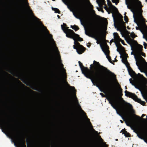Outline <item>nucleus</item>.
Instances as JSON below:
<instances>
[{
    "label": "nucleus",
    "mask_w": 147,
    "mask_h": 147,
    "mask_svg": "<svg viewBox=\"0 0 147 147\" xmlns=\"http://www.w3.org/2000/svg\"><path fill=\"white\" fill-rule=\"evenodd\" d=\"M85 33L87 35L93 38L96 40L98 41L99 37L101 33V29L99 27L96 26L93 30V33L94 35H90L86 30H85Z\"/></svg>",
    "instance_id": "1a4fd4ad"
},
{
    "label": "nucleus",
    "mask_w": 147,
    "mask_h": 147,
    "mask_svg": "<svg viewBox=\"0 0 147 147\" xmlns=\"http://www.w3.org/2000/svg\"><path fill=\"white\" fill-rule=\"evenodd\" d=\"M125 96L131 98L135 101L140 103L141 105L144 106L146 104L145 102L141 100L140 99L138 98L137 96L135 94L125 90Z\"/></svg>",
    "instance_id": "9d476101"
},
{
    "label": "nucleus",
    "mask_w": 147,
    "mask_h": 147,
    "mask_svg": "<svg viewBox=\"0 0 147 147\" xmlns=\"http://www.w3.org/2000/svg\"><path fill=\"white\" fill-rule=\"evenodd\" d=\"M107 99L108 100L109 103L111 105L112 107L115 110H117L118 108L114 101L113 99H111L109 97H107Z\"/></svg>",
    "instance_id": "dca6fc26"
},
{
    "label": "nucleus",
    "mask_w": 147,
    "mask_h": 147,
    "mask_svg": "<svg viewBox=\"0 0 147 147\" xmlns=\"http://www.w3.org/2000/svg\"><path fill=\"white\" fill-rule=\"evenodd\" d=\"M7 1H8V2H10V1H11V0H7Z\"/></svg>",
    "instance_id": "338daca9"
},
{
    "label": "nucleus",
    "mask_w": 147,
    "mask_h": 147,
    "mask_svg": "<svg viewBox=\"0 0 147 147\" xmlns=\"http://www.w3.org/2000/svg\"><path fill=\"white\" fill-rule=\"evenodd\" d=\"M107 4L110 8L111 13H112L114 23H116L117 24L123 26H125V23L123 20V16L119 12L117 8L112 5L109 0H107Z\"/></svg>",
    "instance_id": "20e7f679"
},
{
    "label": "nucleus",
    "mask_w": 147,
    "mask_h": 147,
    "mask_svg": "<svg viewBox=\"0 0 147 147\" xmlns=\"http://www.w3.org/2000/svg\"><path fill=\"white\" fill-rule=\"evenodd\" d=\"M21 80L25 84H26L27 86H30L28 83L27 82L26 80L24 78H22L21 79Z\"/></svg>",
    "instance_id": "cd10ccee"
},
{
    "label": "nucleus",
    "mask_w": 147,
    "mask_h": 147,
    "mask_svg": "<svg viewBox=\"0 0 147 147\" xmlns=\"http://www.w3.org/2000/svg\"><path fill=\"white\" fill-rule=\"evenodd\" d=\"M52 9L53 10L55 11V13H58L59 14L60 13V12L59 9L58 8H54L52 7Z\"/></svg>",
    "instance_id": "bb28decb"
},
{
    "label": "nucleus",
    "mask_w": 147,
    "mask_h": 147,
    "mask_svg": "<svg viewBox=\"0 0 147 147\" xmlns=\"http://www.w3.org/2000/svg\"><path fill=\"white\" fill-rule=\"evenodd\" d=\"M100 45L102 50L106 56V57L108 59L109 61L111 63H112L111 58L109 55L110 52L109 50V47L107 44L106 43H105L104 45V48L101 44H100Z\"/></svg>",
    "instance_id": "9b49d317"
},
{
    "label": "nucleus",
    "mask_w": 147,
    "mask_h": 147,
    "mask_svg": "<svg viewBox=\"0 0 147 147\" xmlns=\"http://www.w3.org/2000/svg\"><path fill=\"white\" fill-rule=\"evenodd\" d=\"M64 32L66 34V37L72 39L74 40V44L73 47L77 51V49L79 46L80 43L78 41L81 42L83 41V39L80 37V36L75 33L72 30H68L67 31H64Z\"/></svg>",
    "instance_id": "423d86ee"
},
{
    "label": "nucleus",
    "mask_w": 147,
    "mask_h": 147,
    "mask_svg": "<svg viewBox=\"0 0 147 147\" xmlns=\"http://www.w3.org/2000/svg\"><path fill=\"white\" fill-rule=\"evenodd\" d=\"M77 49V52L79 54H81L86 50V48L80 44Z\"/></svg>",
    "instance_id": "f3484780"
},
{
    "label": "nucleus",
    "mask_w": 147,
    "mask_h": 147,
    "mask_svg": "<svg viewBox=\"0 0 147 147\" xmlns=\"http://www.w3.org/2000/svg\"><path fill=\"white\" fill-rule=\"evenodd\" d=\"M98 137L99 138H100V139L102 140V139L101 138V136H98Z\"/></svg>",
    "instance_id": "4d7b16f0"
},
{
    "label": "nucleus",
    "mask_w": 147,
    "mask_h": 147,
    "mask_svg": "<svg viewBox=\"0 0 147 147\" xmlns=\"http://www.w3.org/2000/svg\"><path fill=\"white\" fill-rule=\"evenodd\" d=\"M93 131H94V132H95V133H96V134H98V132H97V131H96L95 130H94V129H93Z\"/></svg>",
    "instance_id": "de8ad7c7"
},
{
    "label": "nucleus",
    "mask_w": 147,
    "mask_h": 147,
    "mask_svg": "<svg viewBox=\"0 0 147 147\" xmlns=\"http://www.w3.org/2000/svg\"><path fill=\"white\" fill-rule=\"evenodd\" d=\"M9 72H10L12 74V72L11 71H8Z\"/></svg>",
    "instance_id": "774afa93"
},
{
    "label": "nucleus",
    "mask_w": 147,
    "mask_h": 147,
    "mask_svg": "<svg viewBox=\"0 0 147 147\" xmlns=\"http://www.w3.org/2000/svg\"><path fill=\"white\" fill-rule=\"evenodd\" d=\"M121 42L122 44H123V45H125L124 43V40H122L121 38L119 40V42Z\"/></svg>",
    "instance_id": "58836bf2"
},
{
    "label": "nucleus",
    "mask_w": 147,
    "mask_h": 147,
    "mask_svg": "<svg viewBox=\"0 0 147 147\" xmlns=\"http://www.w3.org/2000/svg\"><path fill=\"white\" fill-rule=\"evenodd\" d=\"M3 37L1 32L0 33V72L1 73H5L7 74L10 75L4 71L3 69L2 66H1L3 64V57H4L5 53L3 52V48L5 46L3 43Z\"/></svg>",
    "instance_id": "6e6552de"
},
{
    "label": "nucleus",
    "mask_w": 147,
    "mask_h": 147,
    "mask_svg": "<svg viewBox=\"0 0 147 147\" xmlns=\"http://www.w3.org/2000/svg\"><path fill=\"white\" fill-rule=\"evenodd\" d=\"M97 3L99 4V3L101 4L102 5H105L104 7V8L106 10L108 13L109 14L111 13L110 11L109 7H108L105 4V0H98V1L97 0Z\"/></svg>",
    "instance_id": "4468645a"
},
{
    "label": "nucleus",
    "mask_w": 147,
    "mask_h": 147,
    "mask_svg": "<svg viewBox=\"0 0 147 147\" xmlns=\"http://www.w3.org/2000/svg\"><path fill=\"white\" fill-rule=\"evenodd\" d=\"M123 134H124L125 136L126 137H130V134L126 131L125 129H124L123 132Z\"/></svg>",
    "instance_id": "393cba45"
},
{
    "label": "nucleus",
    "mask_w": 147,
    "mask_h": 147,
    "mask_svg": "<svg viewBox=\"0 0 147 147\" xmlns=\"http://www.w3.org/2000/svg\"><path fill=\"white\" fill-rule=\"evenodd\" d=\"M119 92H120V96L121 97L123 95V94L122 93V89L121 88V86H119Z\"/></svg>",
    "instance_id": "473e14b6"
},
{
    "label": "nucleus",
    "mask_w": 147,
    "mask_h": 147,
    "mask_svg": "<svg viewBox=\"0 0 147 147\" xmlns=\"http://www.w3.org/2000/svg\"><path fill=\"white\" fill-rule=\"evenodd\" d=\"M135 116H136V117H138L139 118H140V117L139 116H137V115H135Z\"/></svg>",
    "instance_id": "680f3d73"
},
{
    "label": "nucleus",
    "mask_w": 147,
    "mask_h": 147,
    "mask_svg": "<svg viewBox=\"0 0 147 147\" xmlns=\"http://www.w3.org/2000/svg\"><path fill=\"white\" fill-rule=\"evenodd\" d=\"M66 83L67 84V85L70 88H71L75 92H76V90L75 87L74 86H70L68 84V82H66Z\"/></svg>",
    "instance_id": "7c9ffc66"
},
{
    "label": "nucleus",
    "mask_w": 147,
    "mask_h": 147,
    "mask_svg": "<svg viewBox=\"0 0 147 147\" xmlns=\"http://www.w3.org/2000/svg\"><path fill=\"white\" fill-rule=\"evenodd\" d=\"M100 94L102 95V97H104V95L102 93H100Z\"/></svg>",
    "instance_id": "49530a36"
},
{
    "label": "nucleus",
    "mask_w": 147,
    "mask_h": 147,
    "mask_svg": "<svg viewBox=\"0 0 147 147\" xmlns=\"http://www.w3.org/2000/svg\"><path fill=\"white\" fill-rule=\"evenodd\" d=\"M57 16L59 18H60V16L59 15H57Z\"/></svg>",
    "instance_id": "052dcab7"
},
{
    "label": "nucleus",
    "mask_w": 147,
    "mask_h": 147,
    "mask_svg": "<svg viewBox=\"0 0 147 147\" xmlns=\"http://www.w3.org/2000/svg\"><path fill=\"white\" fill-rule=\"evenodd\" d=\"M34 18H35V19L36 20V21H39V22L40 23V25H41L42 26V27H43V28H44V29L46 30H47V28L46 27L44 26L42 24V22L40 21V19H38V18H37L36 17V16H34Z\"/></svg>",
    "instance_id": "4be33fe9"
},
{
    "label": "nucleus",
    "mask_w": 147,
    "mask_h": 147,
    "mask_svg": "<svg viewBox=\"0 0 147 147\" xmlns=\"http://www.w3.org/2000/svg\"><path fill=\"white\" fill-rule=\"evenodd\" d=\"M125 60H127V58H123V59H122L121 60H122V62L123 63H125V62H126Z\"/></svg>",
    "instance_id": "a19ab883"
},
{
    "label": "nucleus",
    "mask_w": 147,
    "mask_h": 147,
    "mask_svg": "<svg viewBox=\"0 0 147 147\" xmlns=\"http://www.w3.org/2000/svg\"><path fill=\"white\" fill-rule=\"evenodd\" d=\"M63 25L64 26V27H64L62 25H61V28L63 30V32H64V31H67V30H70L68 28H69V27H66L67 26L66 24H63Z\"/></svg>",
    "instance_id": "b1692460"
},
{
    "label": "nucleus",
    "mask_w": 147,
    "mask_h": 147,
    "mask_svg": "<svg viewBox=\"0 0 147 147\" xmlns=\"http://www.w3.org/2000/svg\"><path fill=\"white\" fill-rule=\"evenodd\" d=\"M116 110V111L117 113L121 117L122 119H123L124 121H125V123H126L127 125L129 126H130L129 124L125 121V119L121 111V110H118V109H117V110Z\"/></svg>",
    "instance_id": "a211bd4d"
},
{
    "label": "nucleus",
    "mask_w": 147,
    "mask_h": 147,
    "mask_svg": "<svg viewBox=\"0 0 147 147\" xmlns=\"http://www.w3.org/2000/svg\"><path fill=\"white\" fill-rule=\"evenodd\" d=\"M113 35L115 40V42H116V43H118L119 45L121 48L122 49H124V47L122 46V45L120 44V43L119 42V40L121 38H120L119 36L118 35V34L116 32L114 33H113Z\"/></svg>",
    "instance_id": "2eb2a0df"
},
{
    "label": "nucleus",
    "mask_w": 147,
    "mask_h": 147,
    "mask_svg": "<svg viewBox=\"0 0 147 147\" xmlns=\"http://www.w3.org/2000/svg\"><path fill=\"white\" fill-rule=\"evenodd\" d=\"M4 99H3L2 98L0 99V104H3L5 103V100H4Z\"/></svg>",
    "instance_id": "c9c22d12"
},
{
    "label": "nucleus",
    "mask_w": 147,
    "mask_h": 147,
    "mask_svg": "<svg viewBox=\"0 0 147 147\" xmlns=\"http://www.w3.org/2000/svg\"><path fill=\"white\" fill-rule=\"evenodd\" d=\"M144 121H146L147 120V119H145L144 118L142 119Z\"/></svg>",
    "instance_id": "603ef678"
},
{
    "label": "nucleus",
    "mask_w": 147,
    "mask_h": 147,
    "mask_svg": "<svg viewBox=\"0 0 147 147\" xmlns=\"http://www.w3.org/2000/svg\"><path fill=\"white\" fill-rule=\"evenodd\" d=\"M78 63L82 74L91 80L93 85L99 88L100 86L103 88H110L112 80L110 76L116 78L114 73L95 60L93 64L90 65V70L87 67H84L80 61H79Z\"/></svg>",
    "instance_id": "f257e3e1"
},
{
    "label": "nucleus",
    "mask_w": 147,
    "mask_h": 147,
    "mask_svg": "<svg viewBox=\"0 0 147 147\" xmlns=\"http://www.w3.org/2000/svg\"><path fill=\"white\" fill-rule=\"evenodd\" d=\"M112 1L113 3H115L116 5H117L119 2V0H112Z\"/></svg>",
    "instance_id": "f704fd0d"
},
{
    "label": "nucleus",
    "mask_w": 147,
    "mask_h": 147,
    "mask_svg": "<svg viewBox=\"0 0 147 147\" xmlns=\"http://www.w3.org/2000/svg\"><path fill=\"white\" fill-rule=\"evenodd\" d=\"M21 83V84H22V85L23 86L25 87V86H24L23 84H22V83Z\"/></svg>",
    "instance_id": "e2e57ef3"
},
{
    "label": "nucleus",
    "mask_w": 147,
    "mask_h": 147,
    "mask_svg": "<svg viewBox=\"0 0 147 147\" xmlns=\"http://www.w3.org/2000/svg\"><path fill=\"white\" fill-rule=\"evenodd\" d=\"M145 75H146V76L147 77V71H146L145 72Z\"/></svg>",
    "instance_id": "6e6d98bb"
},
{
    "label": "nucleus",
    "mask_w": 147,
    "mask_h": 147,
    "mask_svg": "<svg viewBox=\"0 0 147 147\" xmlns=\"http://www.w3.org/2000/svg\"><path fill=\"white\" fill-rule=\"evenodd\" d=\"M125 60L126 62L124 63V64L127 67L129 72L130 73V72L132 74L134 75L136 78L137 80V86L135 85L136 82L133 81L131 78H130L129 80L130 83L133 85L135 86L136 88L139 89L140 91L144 98L145 99L147 102V94L145 95L143 92L144 88L142 86L143 83V79L144 78V77L142 75H141L140 73H138L137 75L130 67L129 64L127 60Z\"/></svg>",
    "instance_id": "7ed1b4c3"
},
{
    "label": "nucleus",
    "mask_w": 147,
    "mask_h": 147,
    "mask_svg": "<svg viewBox=\"0 0 147 147\" xmlns=\"http://www.w3.org/2000/svg\"><path fill=\"white\" fill-rule=\"evenodd\" d=\"M144 49H146V47H147V45H144Z\"/></svg>",
    "instance_id": "09e8293b"
},
{
    "label": "nucleus",
    "mask_w": 147,
    "mask_h": 147,
    "mask_svg": "<svg viewBox=\"0 0 147 147\" xmlns=\"http://www.w3.org/2000/svg\"><path fill=\"white\" fill-rule=\"evenodd\" d=\"M120 121L121 122V123H123V121L122 120H120Z\"/></svg>",
    "instance_id": "13d9d810"
},
{
    "label": "nucleus",
    "mask_w": 147,
    "mask_h": 147,
    "mask_svg": "<svg viewBox=\"0 0 147 147\" xmlns=\"http://www.w3.org/2000/svg\"><path fill=\"white\" fill-rule=\"evenodd\" d=\"M30 86L32 89L38 91H39V90L37 86L36 85H35L34 86Z\"/></svg>",
    "instance_id": "c85d7f7f"
},
{
    "label": "nucleus",
    "mask_w": 147,
    "mask_h": 147,
    "mask_svg": "<svg viewBox=\"0 0 147 147\" xmlns=\"http://www.w3.org/2000/svg\"><path fill=\"white\" fill-rule=\"evenodd\" d=\"M142 32V34H143V38L145 39L147 41V35L146 34H146H144V32L141 31Z\"/></svg>",
    "instance_id": "72a5a7b5"
},
{
    "label": "nucleus",
    "mask_w": 147,
    "mask_h": 147,
    "mask_svg": "<svg viewBox=\"0 0 147 147\" xmlns=\"http://www.w3.org/2000/svg\"><path fill=\"white\" fill-rule=\"evenodd\" d=\"M134 22L136 23L137 25L138 26L139 23V20L138 19L136 20L135 18L134 19Z\"/></svg>",
    "instance_id": "4c0bfd02"
},
{
    "label": "nucleus",
    "mask_w": 147,
    "mask_h": 147,
    "mask_svg": "<svg viewBox=\"0 0 147 147\" xmlns=\"http://www.w3.org/2000/svg\"><path fill=\"white\" fill-rule=\"evenodd\" d=\"M27 3V0H24ZM3 5H2V1L1 0V3L0 4V18L2 17V14L3 12Z\"/></svg>",
    "instance_id": "aec40b11"
},
{
    "label": "nucleus",
    "mask_w": 147,
    "mask_h": 147,
    "mask_svg": "<svg viewBox=\"0 0 147 147\" xmlns=\"http://www.w3.org/2000/svg\"><path fill=\"white\" fill-rule=\"evenodd\" d=\"M0 114L1 116H5V118H6L5 119L3 117L0 118L1 125L4 128L2 130V132L5 133L6 131H9V129H11L13 126L11 123L10 121L7 116V113L3 108H1V109H0Z\"/></svg>",
    "instance_id": "39448f33"
},
{
    "label": "nucleus",
    "mask_w": 147,
    "mask_h": 147,
    "mask_svg": "<svg viewBox=\"0 0 147 147\" xmlns=\"http://www.w3.org/2000/svg\"><path fill=\"white\" fill-rule=\"evenodd\" d=\"M145 116V114H143L142 115V117H144V116Z\"/></svg>",
    "instance_id": "3c124183"
},
{
    "label": "nucleus",
    "mask_w": 147,
    "mask_h": 147,
    "mask_svg": "<svg viewBox=\"0 0 147 147\" xmlns=\"http://www.w3.org/2000/svg\"><path fill=\"white\" fill-rule=\"evenodd\" d=\"M139 1V5H140L141 6V7H142V5H141V2H140V1Z\"/></svg>",
    "instance_id": "a18cd8bd"
},
{
    "label": "nucleus",
    "mask_w": 147,
    "mask_h": 147,
    "mask_svg": "<svg viewBox=\"0 0 147 147\" xmlns=\"http://www.w3.org/2000/svg\"><path fill=\"white\" fill-rule=\"evenodd\" d=\"M135 0H125V4L127 5V7L129 9H131L134 7Z\"/></svg>",
    "instance_id": "ddd939ff"
},
{
    "label": "nucleus",
    "mask_w": 147,
    "mask_h": 147,
    "mask_svg": "<svg viewBox=\"0 0 147 147\" xmlns=\"http://www.w3.org/2000/svg\"><path fill=\"white\" fill-rule=\"evenodd\" d=\"M9 131H6L5 134H8L11 135V136L13 137L14 139L18 141L19 145L20 147H26L25 144V142L24 140V138L23 136H20L19 135H15L13 133L14 128L13 127L11 129H9Z\"/></svg>",
    "instance_id": "0eeeda50"
},
{
    "label": "nucleus",
    "mask_w": 147,
    "mask_h": 147,
    "mask_svg": "<svg viewBox=\"0 0 147 147\" xmlns=\"http://www.w3.org/2000/svg\"><path fill=\"white\" fill-rule=\"evenodd\" d=\"M61 66H62V67L63 69L64 70V73H65V75H63V78L65 80H66V79L67 78V76L66 75V73L65 71V70L63 68V64H61Z\"/></svg>",
    "instance_id": "c756f323"
},
{
    "label": "nucleus",
    "mask_w": 147,
    "mask_h": 147,
    "mask_svg": "<svg viewBox=\"0 0 147 147\" xmlns=\"http://www.w3.org/2000/svg\"><path fill=\"white\" fill-rule=\"evenodd\" d=\"M87 47H90V45H87Z\"/></svg>",
    "instance_id": "0e129e2a"
},
{
    "label": "nucleus",
    "mask_w": 147,
    "mask_h": 147,
    "mask_svg": "<svg viewBox=\"0 0 147 147\" xmlns=\"http://www.w3.org/2000/svg\"><path fill=\"white\" fill-rule=\"evenodd\" d=\"M126 103L129 106V107L131 109H132V113H135V111L133 109V107H132V105L131 104H130L129 103Z\"/></svg>",
    "instance_id": "2f4dec72"
},
{
    "label": "nucleus",
    "mask_w": 147,
    "mask_h": 147,
    "mask_svg": "<svg viewBox=\"0 0 147 147\" xmlns=\"http://www.w3.org/2000/svg\"><path fill=\"white\" fill-rule=\"evenodd\" d=\"M124 58H127V57H128V55L126 53H125L123 55Z\"/></svg>",
    "instance_id": "ea45409f"
},
{
    "label": "nucleus",
    "mask_w": 147,
    "mask_h": 147,
    "mask_svg": "<svg viewBox=\"0 0 147 147\" xmlns=\"http://www.w3.org/2000/svg\"><path fill=\"white\" fill-rule=\"evenodd\" d=\"M144 22H141V26L143 29L144 30L146 31V34L147 35V26L146 25L145 22V20L144 19Z\"/></svg>",
    "instance_id": "412c9836"
},
{
    "label": "nucleus",
    "mask_w": 147,
    "mask_h": 147,
    "mask_svg": "<svg viewBox=\"0 0 147 147\" xmlns=\"http://www.w3.org/2000/svg\"><path fill=\"white\" fill-rule=\"evenodd\" d=\"M71 28L72 29L74 30L75 31L78 30L79 29V28L76 25H74V26L71 25Z\"/></svg>",
    "instance_id": "a878e982"
},
{
    "label": "nucleus",
    "mask_w": 147,
    "mask_h": 147,
    "mask_svg": "<svg viewBox=\"0 0 147 147\" xmlns=\"http://www.w3.org/2000/svg\"><path fill=\"white\" fill-rule=\"evenodd\" d=\"M4 96H5V100H6V99L7 98V96L6 95H5Z\"/></svg>",
    "instance_id": "8fccbe9b"
},
{
    "label": "nucleus",
    "mask_w": 147,
    "mask_h": 147,
    "mask_svg": "<svg viewBox=\"0 0 147 147\" xmlns=\"http://www.w3.org/2000/svg\"><path fill=\"white\" fill-rule=\"evenodd\" d=\"M147 45V44L145 43V42H144V44L143 45Z\"/></svg>",
    "instance_id": "5fc2aeb1"
},
{
    "label": "nucleus",
    "mask_w": 147,
    "mask_h": 147,
    "mask_svg": "<svg viewBox=\"0 0 147 147\" xmlns=\"http://www.w3.org/2000/svg\"><path fill=\"white\" fill-rule=\"evenodd\" d=\"M124 20L125 22L127 23L128 21V18L127 17L126 15H125L124 16Z\"/></svg>",
    "instance_id": "e433bc0d"
},
{
    "label": "nucleus",
    "mask_w": 147,
    "mask_h": 147,
    "mask_svg": "<svg viewBox=\"0 0 147 147\" xmlns=\"http://www.w3.org/2000/svg\"><path fill=\"white\" fill-rule=\"evenodd\" d=\"M121 99H122V100H123V102H125V101H124V100L123 99V98H121Z\"/></svg>",
    "instance_id": "69168bd1"
},
{
    "label": "nucleus",
    "mask_w": 147,
    "mask_h": 147,
    "mask_svg": "<svg viewBox=\"0 0 147 147\" xmlns=\"http://www.w3.org/2000/svg\"><path fill=\"white\" fill-rule=\"evenodd\" d=\"M146 117L147 118V115ZM142 129L143 134L142 135L138 134V136L139 138L143 140L145 142L147 143V125L144 126Z\"/></svg>",
    "instance_id": "f8f14e48"
},
{
    "label": "nucleus",
    "mask_w": 147,
    "mask_h": 147,
    "mask_svg": "<svg viewBox=\"0 0 147 147\" xmlns=\"http://www.w3.org/2000/svg\"><path fill=\"white\" fill-rule=\"evenodd\" d=\"M130 36L132 38L129 36L125 38V40L130 45L131 50L135 53L134 54V55L136 61L137 65L140 69V65H143L147 69V62L142 57V56L144 57H146L145 53L142 52L143 46L138 44L137 41L134 39V38L137 36L134 32H132L130 34ZM133 52H132L131 54H133Z\"/></svg>",
    "instance_id": "f03ea898"
},
{
    "label": "nucleus",
    "mask_w": 147,
    "mask_h": 147,
    "mask_svg": "<svg viewBox=\"0 0 147 147\" xmlns=\"http://www.w3.org/2000/svg\"><path fill=\"white\" fill-rule=\"evenodd\" d=\"M113 42V39H112V40L110 41V44H111V43Z\"/></svg>",
    "instance_id": "864d4df0"
},
{
    "label": "nucleus",
    "mask_w": 147,
    "mask_h": 147,
    "mask_svg": "<svg viewBox=\"0 0 147 147\" xmlns=\"http://www.w3.org/2000/svg\"><path fill=\"white\" fill-rule=\"evenodd\" d=\"M76 102L77 103L78 105L79 106L80 109H82L81 108L80 106L79 105V104L78 100H77V98L76 97Z\"/></svg>",
    "instance_id": "79ce46f5"
},
{
    "label": "nucleus",
    "mask_w": 147,
    "mask_h": 147,
    "mask_svg": "<svg viewBox=\"0 0 147 147\" xmlns=\"http://www.w3.org/2000/svg\"><path fill=\"white\" fill-rule=\"evenodd\" d=\"M90 7L91 9H93V6L92 5H91L90 6Z\"/></svg>",
    "instance_id": "c03bdc74"
},
{
    "label": "nucleus",
    "mask_w": 147,
    "mask_h": 147,
    "mask_svg": "<svg viewBox=\"0 0 147 147\" xmlns=\"http://www.w3.org/2000/svg\"><path fill=\"white\" fill-rule=\"evenodd\" d=\"M145 125H144L142 126L140 128V131H138V130H134V131L137 134V136L138 134L142 135V134H143V131L142 130V128H143L144 126Z\"/></svg>",
    "instance_id": "6ab92c4d"
},
{
    "label": "nucleus",
    "mask_w": 147,
    "mask_h": 147,
    "mask_svg": "<svg viewBox=\"0 0 147 147\" xmlns=\"http://www.w3.org/2000/svg\"><path fill=\"white\" fill-rule=\"evenodd\" d=\"M115 43L116 45V46L117 47V51L119 52L120 54H121V53L120 51V50L121 49H124H124H122L120 47L118 43H116V42H115Z\"/></svg>",
    "instance_id": "5701e85b"
},
{
    "label": "nucleus",
    "mask_w": 147,
    "mask_h": 147,
    "mask_svg": "<svg viewBox=\"0 0 147 147\" xmlns=\"http://www.w3.org/2000/svg\"><path fill=\"white\" fill-rule=\"evenodd\" d=\"M26 141H27V145L28 146V142L27 140H26Z\"/></svg>",
    "instance_id": "bf43d9fd"
},
{
    "label": "nucleus",
    "mask_w": 147,
    "mask_h": 147,
    "mask_svg": "<svg viewBox=\"0 0 147 147\" xmlns=\"http://www.w3.org/2000/svg\"><path fill=\"white\" fill-rule=\"evenodd\" d=\"M139 13L142 14V11H143L142 10V9H139Z\"/></svg>",
    "instance_id": "37998d69"
}]
</instances>
